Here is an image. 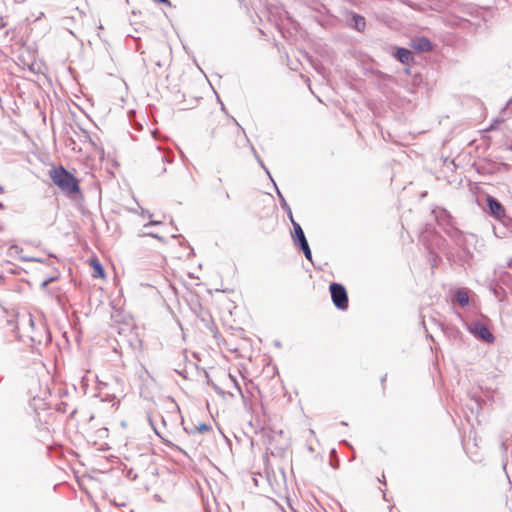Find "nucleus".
Wrapping results in <instances>:
<instances>
[{"mask_svg": "<svg viewBox=\"0 0 512 512\" xmlns=\"http://www.w3.org/2000/svg\"><path fill=\"white\" fill-rule=\"evenodd\" d=\"M487 205L491 215L497 220L493 225L494 235L498 238H504L509 232H512V218L506 214L503 205L494 197L487 196Z\"/></svg>", "mask_w": 512, "mask_h": 512, "instance_id": "1", "label": "nucleus"}, {"mask_svg": "<svg viewBox=\"0 0 512 512\" xmlns=\"http://www.w3.org/2000/svg\"><path fill=\"white\" fill-rule=\"evenodd\" d=\"M50 178L65 195L73 196L80 193L78 179L64 167H54L50 171Z\"/></svg>", "mask_w": 512, "mask_h": 512, "instance_id": "2", "label": "nucleus"}, {"mask_svg": "<svg viewBox=\"0 0 512 512\" xmlns=\"http://www.w3.org/2000/svg\"><path fill=\"white\" fill-rule=\"evenodd\" d=\"M332 302L339 310L348 308V295L345 287L339 283H331L329 287Z\"/></svg>", "mask_w": 512, "mask_h": 512, "instance_id": "3", "label": "nucleus"}, {"mask_svg": "<svg viewBox=\"0 0 512 512\" xmlns=\"http://www.w3.org/2000/svg\"><path fill=\"white\" fill-rule=\"evenodd\" d=\"M468 331L475 337L491 343L494 341L493 334L489 331L487 326L480 321H474L467 325Z\"/></svg>", "mask_w": 512, "mask_h": 512, "instance_id": "4", "label": "nucleus"}, {"mask_svg": "<svg viewBox=\"0 0 512 512\" xmlns=\"http://www.w3.org/2000/svg\"><path fill=\"white\" fill-rule=\"evenodd\" d=\"M347 25L352 29L362 32L366 27V20L359 14L351 13L350 18L347 20Z\"/></svg>", "mask_w": 512, "mask_h": 512, "instance_id": "5", "label": "nucleus"}, {"mask_svg": "<svg viewBox=\"0 0 512 512\" xmlns=\"http://www.w3.org/2000/svg\"><path fill=\"white\" fill-rule=\"evenodd\" d=\"M412 47L421 52H428L432 50V43L428 38L420 37L413 41Z\"/></svg>", "mask_w": 512, "mask_h": 512, "instance_id": "6", "label": "nucleus"}, {"mask_svg": "<svg viewBox=\"0 0 512 512\" xmlns=\"http://www.w3.org/2000/svg\"><path fill=\"white\" fill-rule=\"evenodd\" d=\"M292 225H293V231H294L293 240H294L295 245L299 246L304 243H307V239L305 237V234H304L300 224L296 221H292Z\"/></svg>", "mask_w": 512, "mask_h": 512, "instance_id": "7", "label": "nucleus"}, {"mask_svg": "<svg viewBox=\"0 0 512 512\" xmlns=\"http://www.w3.org/2000/svg\"><path fill=\"white\" fill-rule=\"evenodd\" d=\"M396 58L403 64H409L413 60L412 52L406 48H398Z\"/></svg>", "mask_w": 512, "mask_h": 512, "instance_id": "8", "label": "nucleus"}, {"mask_svg": "<svg viewBox=\"0 0 512 512\" xmlns=\"http://www.w3.org/2000/svg\"><path fill=\"white\" fill-rule=\"evenodd\" d=\"M455 300L460 306H467L469 303V295L467 291L464 289L457 290L455 293Z\"/></svg>", "mask_w": 512, "mask_h": 512, "instance_id": "9", "label": "nucleus"}, {"mask_svg": "<svg viewBox=\"0 0 512 512\" xmlns=\"http://www.w3.org/2000/svg\"><path fill=\"white\" fill-rule=\"evenodd\" d=\"M298 247L303 251L305 258L309 261H312V253H311L308 242L304 243L302 245H299Z\"/></svg>", "mask_w": 512, "mask_h": 512, "instance_id": "10", "label": "nucleus"}, {"mask_svg": "<svg viewBox=\"0 0 512 512\" xmlns=\"http://www.w3.org/2000/svg\"><path fill=\"white\" fill-rule=\"evenodd\" d=\"M93 268L96 276H104V269L98 261L93 263Z\"/></svg>", "mask_w": 512, "mask_h": 512, "instance_id": "11", "label": "nucleus"}, {"mask_svg": "<svg viewBox=\"0 0 512 512\" xmlns=\"http://www.w3.org/2000/svg\"><path fill=\"white\" fill-rule=\"evenodd\" d=\"M165 160H166V157L164 155H160L161 168L156 171L157 175H161L166 171V168L164 166Z\"/></svg>", "mask_w": 512, "mask_h": 512, "instance_id": "12", "label": "nucleus"}, {"mask_svg": "<svg viewBox=\"0 0 512 512\" xmlns=\"http://www.w3.org/2000/svg\"><path fill=\"white\" fill-rule=\"evenodd\" d=\"M20 258L22 261H25V262H43V260L41 258H36V257L21 256Z\"/></svg>", "mask_w": 512, "mask_h": 512, "instance_id": "13", "label": "nucleus"}, {"mask_svg": "<svg viewBox=\"0 0 512 512\" xmlns=\"http://www.w3.org/2000/svg\"><path fill=\"white\" fill-rule=\"evenodd\" d=\"M451 237L455 238V240L459 243V239L462 237V233L458 230H454L451 234Z\"/></svg>", "mask_w": 512, "mask_h": 512, "instance_id": "14", "label": "nucleus"}, {"mask_svg": "<svg viewBox=\"0 0 512 512\" xmlns=\"http://www.w3.org/2000/svg\"><path fill=\"white\" fill-rule=\"evenodd\" d=\"M196 429L200 432H204L210 430V426L206 424H200L198 427H196Z\"/></svg>", "mask_w": 512, "mask_h": 512, "instance_id": "15", "label": "nucleus"}, {"mask_svg": "<svg viewBox=\"0 0 512 512\" xmlns=\"http://www.w3.org/2000/svg\"><path fill=\"white\" fill-rule=\"evenodd\" d=\"M144 235L158 239L159 241H163V238L161 236H159L158 234L152 233V232L145 233Z\"/></svg>", "mask_w": 512, "mask_h": 512, "instance_id": "16", "label": "nucleus"}, {"mask_svg": "<svg viewBox=\"0 0 512 512\" xmlns=\"http://www.w3.org/2000/svg\"><path fill=\"white\" fill-rule=\"evenodd\" d=\"M161 224H162L161 221L150 220L147 224L144 225V227L156 226V225H161Z\"/></svg>", "mask_w": 512, "mask_h": 512, "instance_id": "17", "label": "nucleus"}, {"mask_svg": "<svg viewBox=\"0 0 512 512\" xmlns=\"http://www.w3.org/2000/svg\"><path fill=\"white\" fill-rule=\"evenodd\" d=\"M277 192H278V195L281 198V203H282L283 209H285L287 211V207H289L288 204L286 203L284 197L281 195L280 191L278 190Z\"/></svg>", "mask_w": 512, "mask_h": 512, "instance_id": "18", "label": "nucleus"}, {"mask_svg": "<svg viewBox=\"0 0 512 512\" xmlns=\"http://www.w3.org/2000/svg\"><path fill=\"white\" fill-rule=\"evenodd\" d=\"M28 324L32 330H34L35 322L31 315L28 316Z\"/></svg>", "mask_w": 512, "mask_h": 512, "instance_id": "19", "label": "nucleus"}, {"mask_svg": "<svg viewBox=\"0 0 512 512\" xmlns=\"http://www.w3.org/2000/svg\"><path fill=\"white\" fill-rule=\"evenodd\" d=\"M502 121H503L502 119H497V120H495V121L491 124V126L488 128V130H492V129H494V128L496 127V125H497V124H499V123H501Z\"/></svg>", "mask_w": 512, "mask_h": 512, "instance_id": "20", "label": "nucleus"}, {"mask_svg": "<svg viewBox=\"0 0 512 512\" xmlns=\"http://www.w3.org/2000/svg\"><path fill=\"white\" fill-rule=\"evenodd\" d=\"M141 216H142L143 218H151V217H152V214H151L149 211H144V210H142Z\"/></svg>", "mask_w": 512, "mask_h": 512, "instance_id": "21", "label": "nucleus"}, {"mask_svg": "<svg viewBox=\"0 0 512 512\" xmlns=\"http://www.w3.org/2000/svg\"><path fill=\"white\" fill-rule=\"evenodd\" d=\"M10 250H14L16 253H20L22 249L18 245H12Z\"/></svg>", "mask_w": 512, "mask_h": 512, "instance_id": "22", "label": "nucleus"}, {"mask_svg": "<svg viewBox=\"0 0 512 512\" xmlns=\"http://www.w3.org/2000/svg\"><path fill=\"white\" fill-rule=\"evenodd\" d=\"M287 214H288V217H289V219L291 220V222H292V221H295V220L293 219V215H292V211H291L290 207H287Z\"/></svg>", "mask_w": 512, "mask_h": 512, "instance_id": "23", "label": "nucleus"}, {"mask_svg": "<svg viewBox=\"0 0 512 512\" xmlns=\"http://www.w3.org/2000/svg\"><path fill=\"white\" fill-rule=\"evenodd\" d=\"M29 337H30V338H31V340H32V341H34V342H36V341H37V342H41V340H40V339L38 338V336H37V335H35V334H31Z\"/></svg>", "mask_w": 512, "mask_h": 512, "instance_id": "24", "label": "nucleus"}, {"mask_svg": "<svg viewBox=\"0 0 512 512\" xmlns=\"http://www.w3.org/2000/svg\"><path fill=\"white\" fill-rule=\"evenodd\" d=\"M229 377H230V379L234 382L235 387L237 388V390L241 391V390H240V387H239V385H238V383L236 382V380H235L231 375H229Z\"/></svg>", "mask_w": 512, "mask_h": 512, "instance_id": "25", "label": "nucleus"}, {"mask_svg": "<svg viewBox=\"0 0 512 512\" xmlns=\"http://www.w3.org/2000/svg\"><path fill=\"white\" fill-rule=\"evenodd\" d=\"M236 126H237V127H239V129H240V130H243V127H242V126H240V124H239V123H236Z\"/></svg>", "mask_w": 512, "mask_h": 512, "instance_id": "26", "label": "nucleus"}, {"mask_svg": "<svg viewBox=\"0 0 512 512\" xmlns=\"http://www.w3.org/2000/svg\"><path fill=\"white\" fill-rule=\"evenodd\" d=\"M236 126H237V127H239V129H240V130H243V127H242V126H240V124H239V123H236Z\"/></svg>", "mask_w": 512, "mask_h": 512, "instance_id": "27", "label": "nucleus"}, {"mask_svg": "<svg viewBox=\"0 0 512 512\" xmlns=\"http://www.w3.org/2000/svg\"><path fill=\"white\" fill-rule=\"evenodd\" d=\"M236 126H237V127H239V129H240V130H243V127H242V126H240V124H239V123H236Z\"/></svg>", "mask_w": 512, "mask_h": 512, "instance_id": "28", "label": "nucleus"}, {"mask_svg": "<svg viewBox=\"0 0 512 512\" xmlns=\"http://www.w3.org/2000/svg\"><path fill=\"white\" fill-rule=\"evenodd\" d=\"M236 126H237V127H239V129H240V130H243V127H242V126H240V124H239V123H236Z\"/></svg>", "mask_w": 512, "mask_h": 512, "instance_id": "29", "label": "nucleus"}, {"mask_svg": "<svg viewBox=\"0 0 512 512\" xmlns=\"http://www.w3.org/2000/svg\"><path fill=\"white\" fill-rule=\"evenodd\" d=\"M258 161H259L260 165H261L263 168H265V167H264V165H263V162H262L260 159H258Z\"/></svg>", "mask_w": 512, "mask_h": 512, "instance_id": "30", "label": "nucleus"}, {"mask_svg": "<svg viewBox=\"0 0 512 512\" xmlns=\"http://www.w3.org/2000/svg\"><path fill=\"white\" fill-rule=\"evenodd\" d=\"M226 198H227V199H229V198H230L229 193H226Z\"/></svg>", "mask_w": 512, "mask_h": 512, "instance_id": "31", "label": "nucleus"}, {"mask_svg": "<svg viewBox=\"0 0 512 512\" xmlns=\"http://www.w3.org/2000/svg\"><path fill=\"white\" fill-rule=\"evenodd\" d=\"M0 191H3V187L0 185Z\"/></svg>", "mask_w": 512, "mask_h": 512, "instance_id": "32", "label": "nucleus"}]
</instances>
